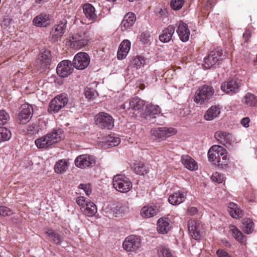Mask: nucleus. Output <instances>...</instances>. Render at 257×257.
Returning a JSON list of instances; mask_svg holds the SVG:
<instances>
[{
    "label": "nucleus",
    "instance_id": "obj_2",
    "mask_svg": "<svg viewBox=\"0 0 257 257\" xmlns=\"http://www.w3.org/2000/svg\"><path fill=\"white\" fill-rule=\"evenodd\" d=\"M63 137L62 131L59 129L36 139L35 143L38 148H47L59 142Z\"/></svg>",
    "mask_w": 257,
    "mask_h": 257
},
{
    "label": "nucleus",
    "instance_id": "obj_56",
    "mask_svg": "<svg viewBox=\"0 0 257 257\" xmlns=\"http://www.w3.org/2000/svg\"><path fill=\"white\" fill-rule=\"evenodd\" d=\"M251 36V33L249 30H246L243 34V38L244 40V42H247L248 40Z\"/></svg>",
    "mask_w": 257,
    "mask_h": 257
},
{
    "label": "nucleus",
    "instance_id": "obj_38",
    "mask_svg": "<svg viewBox=\"0 0 257 257\" xmlns=\"http://www.w3.org/2000/svg\"><path fill=\"white\" fill-rule=\"evenodd\" d=\"M242 228L243 231L247 234L251 233L253 229V222L250 218H243L242 220Z\"/></svg>",
    "mask_w": 257,
    "mask_h": 257
},
{
    "label": "nucleus",
    "instance_id": "obj_40",
    "mask_svg": "<svg viewBox=\"0 0 257 257\" xmlns=\"http://www.w3.org/2000/svg\"><path fill=\"white\" fill-rule=\"evenodd\" d=\"M158 257H173L169 248L164 245L157 247Z\"/></svg>",
    "mask_w": 257,
    "mask_h": 257
},
{
    "label": "nucleus",
    "instance_id": "obj_13",
    "mask_svg": "<svg viewBox=\"0 0 257 257\" xmlns=\"http://www.w3.org/2000/svg\"><path fill=\"white\" fill-rule=\"evenodd\" d=\"M188 228L193 238L195 240H199L201 238L203 225L200 221L193 219L189 220L188 223Z\"/></svg>",
    "mask_w": 257,
    "mask_h": 257
},
{
    "label": "nucleus",
    "instance_id": "obj_12",
    "mask_svg": "<svg viewBox=\"0 0 257 257\" xmlns=\"http://www.w3.org/2000/svg\"><path fill=\"white\" fill-rule=\"evenodd\" d=\"M65 94H61L54 97L50 102L48 110L50 112H57L67 103Z\"/></svg>",
    "mask_w": 257,
    "mask_h": 257
},
{
    "label": "nucleus",
    "instance_id": "obj_48",
    "mask_svg": "<svg viewBox=\"0 0 257 257\" xmlns=\"http://www.w3.org/2000/svg\"><path fill=\"white\" fill-rule=\"evenodd\" d=\"M211 178L213 181L221 183L223 181L224 177L221 173L216 172L212 174Z\"/></svg>",
    "mask_w": 257,
    "mask_h": 257
},
{
    "label": "nucleus",
    "instance_id": "obj_43",
    "mask_svg": "<svg viewBox=\"0 0 257 257\" xmlns=\"http://www.w3.org/2000/svg\"><path fill=\"white\" fill-rule=\"evenodd\" d=\"M157 16L162 20L167 17L168 12L167 9L164 7H158L156 9L155 11Z\"/></svg>",
    "mask_w": 257,
    "mask_h": 257
},
{
    "label": "nucleus",
    "instance_id": "obj_11",
    "mask_svg": "<svg viewBox=\"0 0 257 257\" xmlns=\"http://www.w3.org/2000/svg\"><path fill=\"white\" fill-rule=\"evenodd\" d=\"M95 122L101 127L110 129L113 126V119L111 116L107 113L100 112L95 116Z\"/></svg>",
    "mask_w": 257,
    "mask_h": 257
},
{
    "label": "nucleus",
    "instance_id": "obj_5",
    "mask_svg": "<svg viewBox=\"0 0 257 257\" xmlns=\"http://www.w3.org/2000/svg\"><path fill=\"white\" fill-rule=\"evenodd\" d=\"M141 245L140 237L135 235L126 237L122 243L123 249L127 252H137L141 248Z\"/></svg>",
    "mask_w": 257,
    "mask_h": 257
},
{
    "label": "nucleus",
    "instance_id": "obj_35",
    "mask_svg": "<svg viewBox=\"0 0 257 257\" xmlns=\"http://www.w3.org/2000/svg\"><path fill=\"white\" fill-rule=\"evenodd\" d=\"M228 211L233 218H237L241 217L242 212L236 204L231 202L228 205Z\"/></svg>",
    "mask_w": 257,
    "mask_h": 257
},
{
    "label": "nucleus",
    "instance_id": "obj_1",
    "mask_svg": "<svg viewBox=\"0 0 257 257\" xmlns=\"http://www.w3.org/2000/svg\"><path fill=\"white\" fill-rule=\"evenodd\" d=\"M145 105V101L143 100L136 97L130 100L128 104H123L122 107L123 109L126 108L127 113L132 114V116H138L140 114V116L147 121L153 122V120L156 118V115L161 113V108L158 105L151 103L147 104L144 111L140 113Z\"/></svg>",
    "mask_w": 257,
    "mask_h": 257
},
{
    "label": "nucleus",
    "instance_id": "obj_27",
    "mask_svg": "<svg viewBox=\"0 0 257 257\" xmlns=\"http://www.w3.org/2000/svg\"><path fill=\"white\" fill-rule=\"evenodd\" d=\"M181 162L184 166L189 170L195 171L198 169V165L195 161L188 155L183 156Z\"/></svg>",
    "mask_w": 257,
    "mask_h": 257
},
{
    "label": "nucleus",
    "instance_id": "obj_54",
    "mask_svg": "<svg viewBox=\"0 0 257 257\" xmlns=\"http://www.w3.org/2000/svg\"><path fill=\"white\" fill-rule=\"evenodd\" d=\"M12 214L11 210L5 206H1V216H8Z\"/></svg>",
    "mask_w": 257,
    "mask_h": 257
},
{
    "label": "nucleus",
    "instance_id": "obj_51",
    "mask_svg": "<svg viewBox=\"0 0 257 257\" xmlns=\"http://www.w3.org/2000/svg\"><path fill=\"white\" fill-rule=\"evenodd\" d=\"M10 119L9 114L5 110H1V123L6 124Z\"/></svg>",
    "mask_w": 257,
    "mask_h": 257
},
{
    "label": "nucleus",
    "instance_id": "obj_55",
    "mask_svg": "<svg viewBox=\"0 0 257 257\" xmlns=\"http://www.w3.org/2000/svg\"><path fill=\"white\" fill-rule=\"evenodd\" d=\"M250 122V119L248 117H245L242 118L240 120L241 124L244 127L247 128L249 127V123Z\"/></svg>",
    "mask_w": 257,
    "mask_h": 257
},
{
    "label": "nucleus",
    "instance_id": "obj_29",
    "mask_svg": "<svg viewBox=\"0 0 257 257\" xmlns=\"http://www.w3.org/2000/svg\"><path fill=\"white\" fill-rule=\"evenodd\" d=\"M49 16L46 14H41L36 17L33 20V24L39 27H47L50 24Z\"/></svg>",
    "mask_w": 257,
    "mask_h": 257
},
{
    "label": "nucleus",
    "instance_id": "obj_3",
    "mask_svg": "<svg viewBox=\"0 0 257 257\" xmlns=\"http://www.w3.org/2000/svg\"><path fill=\"white\" fill-rule=\"evenodd\" d=\"M214 92V89L212 86L203 85L199 87L196 91L194 101L197 104H204L212 98Z\"/></svg>",
    "mask_w": 257,
    "mask_h": 257
},
{
    "label": "nucleus",
    "instance_id": "obj_9",
    "mask_svg": "<svg viewBox=\"0 0 257 257\" xmlns=\"http://www.w3.org/2000/svg\"><path fill=\"white\" fill-rule=\"evenodd\" d=\"M96 158L89 154H83L78 156L75 160L76 167L80 168L91 167L95 165Z\"/></svg>",
    "mask_w": 257,
    "mask_h": 257
},
{
    "label": "nucleus",
    "instance_id": "obj_58",
    "mask_svg": "<svg viewBox=\"0 0 257 257\" xmlns=\"http://www.w3.org/2000/svg\"><path fill=\"white\" fill-rule=\"evenodd\" d=\"M47 0H36V3L37 4H42L45 3Z\"/></svg>",
    "mask_w": 257,
    "mask_h": 257
},
{
    "label": "nucleus",
    "instance_id": "obj_26",
    "mask_svg": "<svg viewBox=\"0 0 257 257\" xmlns=\"http://www.w3.org/2000/svg\"><path fill=\"white\" fill-rule=\"evenodd\" d=\"M185 199L186 195L179 191L171 194L168 198V201L172 205H177L184 202Z\"/></svg>",
    "mask_w": 257,
    "mask_h": 257
},
{
    "label": "nucleus",
    "instance_id": "obj_30",
    "mask_svg": "<svg viewBox=\"0 0 257 257\" xmlns=\"http://www.w3.org/2000/svg\"><path fill=\"white\" fill-rule=\"evenodd\" d=\"M229 228V233L236 240L241 243H244L246 242L245 236L235 226L230 225Z\"/></svg>",
    "mask_w": 257,
    "mask_h": 257
},
{
    "label": "nucleus",
    "instance_id": "obj_15",
    "mask_svg": "<svg viewBox=\"0 0 257 257\" xmlns=\"http://www.w3.org/2000/svg\"><path fill=\"white\" fill-rule=\"evenodd\" d=\"M88 43V37L85 35L78 34L72 37L70 40V46L72 48L80 49Z\"/></svg>",
    "mask_w": 257,
    "mask_h": 257
},
{
    "label": "nucleus",
    "instance_id": "obj_37",
    "mask_svg": "<svg viewBox=\"0 0 257 257\" xmlns=\"http://www.w3.org/2000/svg\"><path fill=\"white\" fill-rule=\"evenodd\" d=\"M68 166V163L66 160H60L55 165V172L57 173H62L66 171Z\"/></svg>",
    "mask_w": 257,
    "mask_h": 257
},
{
    "label": "nucleus",
    "instance_id": "obj_21",
    "mask_svg": "<svg viewBox=\"0 0 257 257\" xmlns=\"http://www.w3.org/2000/svg\"><path fill=\"white\" fill-rule=\"evenodd\" d=\"M171 228L170 220L168 218L162 217L157 221V231L162 234H166Z\"/></svg>",
    "mask_w": 257,
    "mask_h": 257
},
{
    "label": "nucleus",
    "instance_id": "obj_61",
    "mask_svg": "<svg viewBox=\"0 0 257 257\" xmlns=\"http://www.w3.org/2000/svg\"><path fill=\"white\" fill-rule=\"evenodd\" d=\"M252 201L251 200H250L249 202H252Z\"/></svg>",
    "mask_w": 257,
    "mask_h": 257
},
{
    "label": "nucleus",
    "instance_id": "obj_50",
    "mask_svg": "<svg viewBox=\"0 0 257 257\" xmlns=\"http://www.w3.org/2000/svg\"><path fill=\"white\" fill-rule=\"evenodd\" d=\"M90 201L89 200H86L85 198L83 196L78 197L76 199L77 204L81 207V210L85 207L87 202Z\"/></svg>",
    "mask_w": 257,
    "mask_h": 257
},
{
    "label": "nucleus",
    "instance_id": "obj_25",
    "mask_svg": "<svg viewBox=\"0 0 257 257\" xmlns=\"http://www.w3.org/2000/svg\"><path fill=\"white\" fill-rule=\"evenodd\" d=\"M221 108L219 106H212L209 107L204 114V118L206 120H212L219 116Z\"/></svg>",
    "mask_w": 257,
    "mask_h": 257
},
{
    "label": "nucleus",
    "instance_id": "obj_20",
    "mask_svg": "<svg viewBox=\"0 0 257 257\" xmlns=\"http://www.w3.org/2000/svg\"><path fill=\"white\" fill-rule=\"evenodd\" d=\"M136 20L135 15L132 12L127 13L124 17L121 25V31H125L133 25Z\"/></svg>",
    "mask_w": 257,
    "mask_h": 257
},
{
    "label": "nucleus",
    "instance_id": "obj_41",
    "mask_svg": "<svg viewBox=\"0 0 257 257\" xmlns=\"http://www.w3.org/2000/svg\"><path fill=\"white\" fill-rule=\"evenodd\" d=\"M135 172L140 175H144L148 172V169L144 163L141 162L136 164L135 167Z\"/></svg>",
    "mask_w": 257,
    "mask_h": 257
},
{
    "label": "nucleus",
    "instance_id": "obj_4",
    "mask_svg": "<svg viewBox=\"0 0 257 257\" xmlns=\"http://www.w3.org/2000/svg\"><path fill=\"white\" fill-rule=\"evenodd\" d=\"M113 187L118 192L127 193L132 188V183L125 176L118 174L114 176L112 181Z\"/></svg>",
    "mask_w": 257,
    "mask_h": 257
},
{
    "label": "nucleus",
    "instance_id": "obj_28",
    "mask_svg": "<svg viewBox=\"0 0 257 257\" xmlns=\"http://www.w3.org/2000/svg\"><path fill=\"white\" fill-rule=\"evenodd\" d=\"M45 233L56 244L61 245L63 241V237L51 228H46Z\"/></svg>",
    "mask_w": 257,
    "mask_h": 257
},
{
    "label": "nucleus",
    "instance_id": "obj_24",
    "mask_svg": "<svg viewBox=\"0 0 257 257\" xmlns=\"http://www.w3.org/2000/svg\"><path fill=\"white\" fill-rule=\"evenodd\" d=\"M83 11L85 17L93 22H95L97 18V15L95 8L90 4H86L83 6Z\"/></svg>",
    "mask_w": 257,
    "mask_h": 257
},
{
    "label": "nucleus",
    "instance_id": "obj_14",
    "mask_svg": "<svg viewBox=\"0 0 257 257\" xmlns=\"http://www.w3.org/2000/svg\"><path fill=\"white\" fill-rule=\"evenodd\" d=\"M73 66L68 60L62 61L57 67V73L61 77H66L70 75L73 70Z\"/></svg>",
    "mask_w": 257,
    "mask_h": 257
},
{
    "label": "nucleus",
    "instance_id": "obj_59",
    "mask_svg": "<svg viewBox=\"0 0 257 257\" xmlns=\"http://www.w3.org/2000/svg\"><path fill=\"white\" fill-rule=\"evenodd\" d=\"M226 243L227 244H229V245H230L229 242L226 241Z\"/></svg>",
    "mask_w": 257,
    "mask_h": 257
},
{
    "label": "nucleus",
    "instance_id": "obj_49",
    "mask_svg": "<svg viewBox=\"0 0 257 257\" xmlns=\"http://www.w3.org/2000/svg\"><path fill=\"white\" fill-rule=\"evenodd\" d=\"M79 188L82 190L87 196L91 193L92 189L89 184H81L79 186Z\"/></svg>",
    "mask_w": 257,
    "mask_h": 257
},
{
    "label": "nucleus",
    "instance_id": "obj_44",
    "mask_svg": "<svg viewBox=\"0 0 257 257\" xmlns=\"http://www.w3.org/2000/svg\"><path fill=\"white\" fill-rule=\"evenodd\" d=\"M184 3V0H171L170 6L174 10H179L182 8Z\"/></svg>",
    "mask_w": 257,
    "mask_h": 257
},
{
    "label": "nucleus",
    "instance_id": "obj_22",
    "mask_svg": "<svg viewBox=\"0 0 257 257\" xmlns=\"http://www.w3.org/2000/svg\"><path fill=\"white\" fill-rule=\"evenodd\" d=\"M131 48V42L127 40H123L120 44L117 54L118 59L122 60L126 57Z\"/></svg>",
    "mask_w": 257,
    "mask_h": 257
},
{
    "label": "nucleus",
    "instance_id": "obj_23",
    "mask_svg": "<svg viewBox=\"0 0 257 257\" xmlns=\"http://www.w3.org/2000/svg\"><path fill=\"white\" fill-rule=\"evenodd\" d=\"M175 27L173 25H169L163 31L159 36V40L163 43H168L172 39L175 33Z\"/></svg>",
    "mask_w": 257,
    "mask_h": 257
},
{
    "label": "nucleus",
    "instance_id": "obj_53",
    "mask_svg": "<svg viewBox=\"0 0 257 257\" xmlns=\"http://www.w3.org/2000/svg\"><path fill=\"white\" fill-rule=\"evenodd\" d=\"M216 254L218 257H231L228 252L222 249H218L216 251Z\"/></svg>",
    "mask_w": 257,
    "mask_h": 257
},
{
    "label": "nucleus",
    "instance_id": "obj_31",
    "mask_svg": "<svg viewBox=\"0 0 257 257\" xmlns=\"http://www.w3.org/2000/svg\"><path fill=\"white\" fill-rule=\"evenodd\" d=\"M51 53L49 50H45L40 54L38 61L41 63V67L44 68L50 64Z\"/></svg>",
    "mask_w": 257,
    "mask_h": 257
},
{
    "label": "nucleus",
    "instance_id": "obj_18",
    "mask_svg": "<svg viewBox=\"0 0 257 257\" xmlns=\"http://www.w3.org/2000/svg\"><path fill=\"white\" fill-rule=\"evenodd\" d=\"M67 21L65 19L61 21L59 24L55 25L52 32V37L54 41H57L64 33L66 27Z\"/></svg>",
    "mask_w": 257,
    "mask_h": 257
},
{
    "label": "nucleus",
    "instance_id": "obj_17",
    "mask_svg": "<svg viewBox=\"0 0 257 257\" xmlns=\"http://www.w3.org/2000/svg\"><path fill=\"white\" fill-rule=\"evenodd\" d=\"M223 152H224V148L222 147L217 145L212 146L208 152L209 161L216 163L219 158V156H221Z\"/></svg>",
    "mask_w": 257,
    "mask_h": 257
},
{
    "label": "nucleus",
    "instance_id": "obj_7",
    "mask_svg": "<svg viewBox=\"0 0 257 257\" xmlns=\"http://www.w3.org/2000/svg\"><path fill=\"white\" fill-rule=\"evenodd\" d=\"M177 130L173 127H161L151 130V136L155 140H164L176 134Z\"/></svg>",
    "mask_w": 257,
    "mask_h": 257
},
{
    "label": "nucleus",
    "instance_id": "obj_6",
    "mask_svg": "<svg viewBox=\"0 0 257 257\" xmlns=\"http://www.w3.org/2000/svg\"><path fill=\"white\" fill-rule=\"evenodd\" d=\"M33 114V107L26 103L21 105L17 115V121L20 123L25 124L31 119Z\"/></svg>",
    "mask_w": 257,
    "mask_h": 257
},
{
    "label": "nucleus",
    "instance_id": "obj_19",
    "mask_svg": "<svg viewBox=\"0 0 257 257\" xmlns=\"http://www.w3.org/2000/svg\"><path fill=\"white\" fill-rule=\"evenodd\" d=\"M239 86L236 81L232 80L223 83L221 85V90L227 94L232 95L238 90Z\"/></svg>",
    "mask_w": 257,
    "mask_h": 257
},
{
    "label": "nucleus",
    "instance_id": "obj_39",
    "mask_svg": "<svg viewBox=\"0 0 257 257\" xmlns=\"http://www.w3.org/2000/svg\"><path fill=\"white\" fill-rule=\"evenodd\" d=\"M228 161L229 159L227 157V152L226 150L224 149V152H223L221 154V156H219V158L217 160L216 162L217 163V166L220 168L223 169L227 166Z\"/></svg>",
    "mask_w": 257,
    "mask_h": 257
},
{
    "label": "nucleus",
    "instance_id": "obj_34",
    "mask_svg": "<svg viewBox=\"0 0 257 257\" xmlns=\"http://www.w3.org/2000/svg\"><path fill=\"white\" fill-rule=\"evenodd\" d=\"M158 211L156 206H145L141 209V213L143 217L150 218L157 215Z\"/></svg>",
    "mask_w": 257,
    "mask_h": 257
},
{
    "label": "nucleus",
    "instance_id": "obj_8",
    "mask_svg": "<svg viewBox=\"0 0 257 257\" xmlns=\"http://www.w3.org/2000/svg\"><path fill=\"white\" fill-rule=\"evenodd\" d=\"M221 62V52L219 51H212L207 57L204 58L203 65L205 69H209L219 65Z\"/></svg>",
    "mask_w": 257,
    "mask_h": 257
},
{
    "label": "nucleus",
    "instance_id": "obj_33",
    "mask_svg": "<svg viewBox=\"0 0 257 257\" xmlns=\"http://www.w3.org/2000/svg\"><path fill=\"white\" fill-rule=\"evenodd\" d=\"M81 210L84 214L88 217L93 216L97 212L96 205L92 201L87 202Z\"/></svg>",
    "mask_w": 257,
    "mask_h": 257
},
{
    "label": "nucleus",
    "instance_id": "obj_10",
    "mask_svg": "<svg viewBox=\"0 0 257 257\" xmlns=\"http://www.w3.org/2000/svg\"><path fill=\"white\" fill-rule=\"evenodd\" d=\"M90 63V57L85 52H79L75 55L73 60V66L78 70H83L87 67Z\"/></svg>",
    "mask_w": 257,
    "mask_h": 257
},
{
    "label": "nucleus",
    "instance_id": "obj_52",
    "mask_svg": "<svg viewBox=\"0 0 257 257\" xmlns=\"http://www.w3.org/2000/svg\"><path fill=\"white\" fill-rule=\"evenodd\" d=\"M140 41L144 44L148 43L150 41V34L148 32H144L140 36Z\"/></svg>",
    "mask_w": 257,
    "mask_h": 257
},
{
    "label": "nucleus",
    "instance_id": "obj_16",
    "mask_svg": "<svg viewBox=\"0 0 257 257\" xmlns=\"http://www.w3.org/2000/svg\"><path fill=\"white\" fill-rule=\"evenodd\" d=\"M176 32L181 41L185 42L189 40L190 32L188 25L186 23L182 21L180 22Z\"/></svg>",
    "mask_w": 257,
    "mask_h": 257
},
{
    "label": "nucleus",
    "instance_id": "obj_46",
    "mask_svg": "<svg viewBox=\"0 0 257 257\" xmlns=\"http://www.w3.org/2000/svg\"><path fill=\"white\" fill-rule=\"evenodd\" d=\"M106 141L108 143V146L111 147L116 146L120 143L119 138L112 136H109Z\"/></svg>",
    "mask_w": 257,
    "mask_h": 257
},
{
    "label": "nucleus",
    "instance_id": "obj_57",
    "mask_svg": "<svg viewBox=\"0 0 257 257\" xmlns=\"http://www.w3.org/2000/svg\"><path fill=\"white\" fill-rule=\"evenodd\" d=\"M198 211L196 207H192L188 209V213L191 215H193L195 214Z\"/></svg>",
    "mask_w": 257,
    "mask_h": 257
},
{
    "label": "nucleus",
    "instance_id": "obj_60",
    "mask_svg": "<svg viewBox=\"0 0 257 257\" xmlns=\"http://www.w3.org/2000/svg\"><path fill=\"white\" fill-rule=\"evenodd\" d=\"M126 71H130V69H129V68H128V69L126 70Z\"/></svg>",
    "mask_w": 257,
    "mask_h": 257
},
{
    "label": "nucleus",
    "instance_id": "obj_47",
    "mask_svg": "<svg viewBox=\"0 0 257 257\" xmlns=\"http://www.w3.org/2000/svg\"><path fill=\"white\" fill-rule=\"evenodd\" d=\"M133 63L134 67H136V69H138L144 65L145 60L141 56H137L133 60Z\"/></svg>",
    "mask_w": 257,
    "mask_h": 257
},
{
    "label": "nucleus",
    "instance_id": "obj_45",
    "mask_svg": "<svg viewBox=\"0 0 257 257\" xmlns=\"http://www.w3.org/2000/svg\"><path fill=\"white\" fill-rule=\"evenodd\" d=\"M85 96L89 99H93L98 96V93L95 90L87 88L85 91Z\"/></svg>",
    "mask_w": 257,
    "mask_h": 257
},
{
    "label": "nucleus",
    "instance_id": "obj_42",
    "mask_svg": "<svg viewBox=\"0 0 257 257\" xmlns=\"http://www.w3.org/2000/svg\"><path fill=\"white\" fill-rule=\"evenodd\" d=\"M12 137L11 131L6 127L1 126V142L9 141Z\"/></svg>",
    "mask_w": 257,
    "mask_h": 257
},
{
    "label": "nucleus",
    "instance_id": "obj_32",
    "mask_svg": "<svg viewBox=\"0 0 257 257\" xmlns=\"http://www.w3.org/2000/svg\"><path fill=\"white\" fill-rule=\"evenodd\" d=\"M242 103L248 106L257 107V96L249 92H247L242 99Z\"/></svg>",
    "mask_w": 257,
    "mask_h": 257
},
{
    "label": "nucleus",
    "instance_id": "obj_36",
    "mask_svg": "<svg viewBox=\"0 0 257 257\" xmlns=\"http://www.w3.org/2000/svg\"><path fill=\"white\" fill-rule=\"evenodd\" d=\"M214 137L220 143L225 144L228 143L231 138V135L224 132L218 131L215 133Z\"/></svg>",
    "mask_w": 257,
    "mask_h": 257
}]
</instances>
